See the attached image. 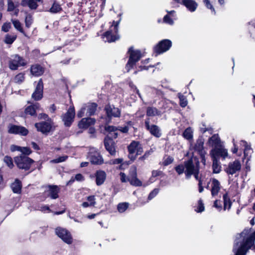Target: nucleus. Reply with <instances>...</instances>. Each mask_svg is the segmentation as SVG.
<instances>
[{
  "instance_id": "1a4fd4ad",
  "label": "nucleus",
  "mask_w": 255,
  "mask_h": 255,
  "mask_svg": "<svg viewBox=\"0 0 255 255\" xmlns=\"http://www.w3.org/2000/svg\"><path fill=\"white\" fill-rule=\"evenodd\" d=\"M172 46V42L168 39H164L157 44L154 50L157 54H161L168 51Z\"/></svg>"
},
{
  "instance_id": "338daca9",
  "label": "nucleus",
  "mask_w": 255,
  "mask_h": 255,
  "mask_svg": "<svg viewBox=\"0 0 255 255\" xmlns=\"http://www.w3.org/2000/svg\"><path fill=\"white\" fill-rule=\"evenodd\" d=\"M214 207L218 209L219 210H221L222 209V205L220 201L216 200L214 203Z\"/></svg>"
},
{
  "instance_id": "9b49d317",
  "label": "nucleus",
  "mask_w": 255,
  "mask_h": 255,
  "mask_svg": "<svg viewBox=\"0 0 255 255\" xmlns=\"http://www.w3.org/2000/svg\"><path fill=\"white\" fill-rule=\"evenodd\" d=\"M207 188H210L212 197H215L218 195L221 188V186L220 182L217 179L211 178Z\"/></svg>"
},
{
  "instance_id": "37998d69",
  "label": "nucleus",
  "mask_w": 255,
  "mask_h": 255,
  "mask_svg": "<svg viewBox=\"0 0 255 255\" xmlns=\"http://www.w3.org/2000/svg\"><path fill=\"white\" fill-rule=\"evenodd\" d=\"M203 2L206 8L211 10L212 14H213V15L216 14V11L213 5L211 3L210 0H203Z\"/></svg>"
},
{
  "instance_id": "a18cd8bd",
  "label": "nucleus",
  "mask_w": 255,
  "mask_h": 255,
  "mask_svg": "<svg viewBox=\"0 0 255 255\" xmlns=\"http://www.w3.org/2000/svg\"><path fill=\"white\" fill-rule=\"evenodd\" d=\"M128 203L127 202L121 203L118 205V210L119 212H124L128 207Z\"/></svg>"
},
{
  "instance_id": "aec40b11",
  "label": "nucleus",
  "mask_w": 255,
  "mask_h": 255,
  "mask_svg": "<svg viewBox=\"0 0 255 255\" xmlns=\"http://www.w3.org/2000/svg\"><path fill=\"white\" fill-rule=\"evenodd\" d=\"M182 2L183 5L191 12L195 11L198 6V3L195 0H183Z\"/></svg>"
},
{
  "instance_id": "7ed1b4c3",
  "label": "nucleus",
  "mask_w": 255,
  "mask_h": 255,
  "mask_svg": "<svg viewBox=\"0 0 255 255\" xmlns=\"http://www.w3.org/2000/svg\"><path fill=\"white\" fill-rule=\"evenodd\" d=\"M199 166V162L196 157H193L185 161V174L186 178H189L191 175H194L196 179L198 180Z\"/></svg>"
},
{
  "instance_id": "b1692460",
  "label": "nucleus",
  "mask_w": 255,
  "mask_h": 255,
  "mask_svg": "<svg viewBox=\"0 0 255 255\" xmlns=\"http://www.w3.org/2000/svg\"><path fill=\"white\" fill-rule=\"evenodd\" d=\"M42 0H21V4L23 6H27L31 9H35L38 6L37 2Z\"/></svg>"
},
{
  "instance_id": "49530a36",
  "label": "nucleus",
  "mask_w": 255,
  "mask_h": 255,
  "mask_svg": "<svg viewBox=\"0 0 255 255\" xmlns=\"http://www.w3.org/2000/svg\"><path fill=\"white\" fill-rule=\"evenodd\" d=\"M178 98L180 100V105L181 107H185L188 104L186 98L180 93L178 94Z\"/></svg>"
},
{
  "instance_id": "ea45409f",
  "label": "nucleus",
  "mask_w": 255,
  "mask_h": 255,
  "mask_svg": "<svg viewBox=\"0 0 255 255\" xmlns=\"http://www.w3.org/2000/svg\"><path fill=\"white\" fill-rule=\"evenodd\" d=\"M15 34L9 35L6 34L5 36L4 42L8 44H12L16 38Z\"/></svg>"
},
{
  "instance_id": "79ce46f5",
  "label": "nucleus",
  "mask_w": 255,
  "mask_h": 255,
  "mask_svg": "<svg viewBox=\"0 0 255 255\" xmlns=\"http://www.w3.org/2000/svg\"><path fill=\"white\" fill-rule=\"evenodd\" d=\"M3 161L9 168L11 169L13 167L14 164L13 163L12 159L10 156L8 155L5 156Z\"/></svg>"
},
{
  "instance_id": "774afa93",
  "label": "nucleus",
  "mask_w": 255,
  "mask_h": 255,
  "mask_svg": "<svg viewBox=\"0 0 255 255\" xmlns=\"http://www.w3.org/2000/svg\"><path fill=\"white\" fill-rule=\"evenodd\" d=\"M75 179L78 181H82L84 180V177L81 174H77L75 175Z\"/></svg>"
},
{
  "instance_id": "c03bdc74",
  "label": "nucleus",
  "mask_w": 255,
  "mask_h": 255,
  "mask_svg": "<svg viewBox=\"0 0 255 255\" xmlns=\"http://www.w3.org/2000/svg\"><path fill=\"white\" fill-rule=\"evenodd\" d=\"M62 9L61 6L57 2H54L49 11L51 13H57L61 11Z\"/></svg>"
},
{
  "instance_id": "393cba45",
  "label": "nucleus",
  "mask_w": 255,
  "mask_h": 255,
  "mask_svg": "<svg viewBox=\"0 0 255 255\" xmlns=\"http://www.w3.org/2000/svg\"><path fill=\"white\" fill-rule=\"evenodd\" d=\"M240 145L242 147H244V157L245 158H247V160H249V158L251 153H252V149L251 147V145L249 144L246 141L241 140L240 142Z\"/></svg>"
},
{
  "instance_id": "603ef678",
  "label": "nucleus",
  "mask_w": 255,
  "mask_h": 255,
  "mask_svg": "<svg viewBox=\"0 0 255 255\" xmlns=\"http://www.w3.org/2000/svg\"><path fill=\"white\" fill-rule=\"evenodd\" d=\"M137 169L136 166H132L130 167L129 172V178L137 176Z\"/></svg>"
},
{
  "instance_id": "423d86ee",
  "label": "nucleus",
  "mask_w": 255,
  "mask_h": 255,
  "mask_svg": "<svg viewBox=\"0 0 255 255\" xmlns=\"http://www.w3.org/2000/svg\"><path fill=\"white\" fill-rule=\"evenodd\" d=\"M14 161L18 168L24 170L29 169L31 164L34 162L33 159L22 154L15 156Z\"/></svg>"
},
{
  "instance_id": "69168bd1",
  "label": "nucleus",
  "mask_w": 255,
  "mask_h": 255,
  "mask_svg": "<svg viewBox=\"0 0 255 255\" xmlns=\"http://www.w3.org/2000/svg\"><path fill=\"white\" fill-rule=\"evenodd\" d=\"M10 149L11 151H12V152H14L15 151L20 152V149H21V146L13 144L10 146Z\"/></svg>"
},
{
  "instance_id": "f257e3e1",
  "label": "nucleus",
  "mask_w": 255,
  "mask_h": 255,
  "mask_svg": "<svg viewBox=\"0 0 255 255\" xmlns=\"http://www.w3.org/2000/svg\"><path fill=\"white\" fill-rule=\"evenodd\" d=\"M249 230H245L241 234L237 236L233 248L235 255H245L254 244L255 232L252 235H249Z\"/></svg>"
},
{
  "instance_id": "a878e982",
  "label": "nucleus",
  "mask_w": 255,
  "mask_h": 255,
  "mask_svg": "<svg viewBox=\"0 0 255 255\" xmlns=\"http://www.w3.org/2000/svg\"><path fill=\"white\" fill-rule=\"evenodd\" d=\"M84 106L86 110V115L88 116L94 115L97 109V105L95 103H88Z\"/></svg>"
},
{
  "instance_id": "9d476101",
  "label": "nucleus",
  "mask_w": 255,
  "mask_h": 255,
  "mask_svg": "<svg viewBox=\"0 0 255 255\" xmlns=\"http://www.w3.org/2000/svg\"><path fill=\"white\" fill-rule=\"evenodd\" d=\"M189 143V150L190 151L194 150L197 152L201 156L203 155L205 151L203 149L204 140L202 137L198 138L194 144L192 141Z\"/></svg>"
},
{
  "instance_id": "473e14b6",
  "label": "nucleus",
  "mask_w": 255,
  "mask_h": 255,
  "mask_svg": "<svg viewBox=\"0 0 255 255\" xmlns=\"http://www.w3.org/2000/svg\"><path fill=\"white\" fill-rule=\"evenodd\" d=\"M113 164L115 165L120 164L119 165L116 166L115 167L123 170L127 168L129 163L127 162H123V159L119 158L115 159L113 162Z\"/></svg>"
},
{
  "instance_id": "0e129e2a",
  "label": "nucleus",
  "mask_w": 255,
  "mask_h": 255,
  "mask_svg": "<svg viewBox=\"0 0 255 255\" xmlns=\"http://www.w3.org/2000/svg\"><path fill=\"white\" fill-rule=\"evenodd\" d=\"M121 115V111L118 108L113 109V116L115 117H119Z\"/></svg>"
},
{
  "instance_id": "f03ea898",
  "label": "nucleus",
  "mask_w": 255,
  "mask_h": 255,
  "mask_svg": "<svg viewBox=\"0 0 255 255\" xmlns=\"http://www.w3.org/2000/svg\"><path fill=\"white\" fill-rule=\"evenodd\" d=\"M107 114V118L105 119L104 125L100 127L101 131L104 134H107L104 139L105 147L107 151L112 154V138L108 134L112 131V127L110 125L112 118V110L110 106L105 108Z\"/></svg>"
},
{
  "instance_id": "72a5a7b5",
  "label": "nucleus",
  "mask_w": 255,
  "mask_h": 255,
  "mask_svg": "<svg viewBox=\"0 0 255 255\" xmlns=\"http://www.w3.org/2000/svg\"><path fill=\"white\" fill-rule=\"evenodd\" d=\"M213 160V172L214 173H219L221 170V166L220 162L218 161V159L212 158Z\"/></svg>"
},
{
  "instance_id": "052dcab7",
  "label": "nucleus",
  "mask_w": 255,
  "mask_h": 255,
  "mask_svg": "<svg viewBox=\"0 0 255 255\" xmlns=\"http://www.w3.org/2000/svg\"><path fill=\"white\" fill-rule=\"evenodd\" d=\"M11 28V24L10 22L4 23L1 27V30L4 32H7Z\"/></svg>"
},
{
  "instance_id": "4468645a",
  "label": "nucleus",
  "mask_w": 255,
  "mask_h": 255,
  "mask_svg": "<svg viewBox=\"0 0 255 255\" xmlns=\"http://www.w3.org/2000/svg\"><path fill=\"white\" fill-rule=\"evenodd\" d=\"M60 189L57 186L48 185L45 187L44 193L45 195L50 197L51 199H55L58 198V193Z\"/></svg>"
},
{
  "instance_id": "680f3d73",
  "label": "nucleus",
  "mask_w": 255,
  "mask_h": 255,
  "mask_svg": "<svg viewBox=\"0 0 255 255\" xmlns=\"http://www.w3.org/2000/svg\"><path fill=\"white\" fill-rule=\"evenodd\" d=\"M7 3V10L9 11H13L15 7L13 2L11 0H8Z\"/></svg>"
},
{
  "instance_id": "cd10ccee",
  "label": "nucleus",
  "mask_w": 255,
  "mask_h": 255,
  "mask_svg": "<svg viewBox=\"0 0 255 255\" xmlns=\"http://www.w3.org/2000/svg\"><path fill=\"white\" fill-rule=\"evenodd\" d=\"M208 142L210 145L214 147L213 148H216L221 146L220 140L217 134H214L210 137Z\"/></svg>"
},
{
  "instance_id": "a19ab883",
  "label": "nucleus",
  "mask_w": 255,
  "mask_h": 255,
  "mask_svg": "<svg viewBox=\"0 0 255 255\" xmlns=\"http://www.w3.org/2000/svg\"><path fill=\"white\" fill-rule=\"evenodd\" d=\"M128 181L133 186H141L142 185V182L137 178V176L129 178Z\"/></svg>"
},
{
  "instance_id": "7c9ffc66",
  "label": "nucleus",
  "mask_w": 255,
  "mask_h": 255,
  "mask_svg": "<svg viewBox=\"0 0 255 255\" xmlns=\"http://www.w3.org/2000/svg\"><path fill=\"white\" fill-rule=\"evenodd\" d=\"M182 135L185 139L188 140L189 143H190L193 141V129L190 127L187 128L183 131Z\"/></svg>"
},
{
  "instance_id": "2f4dec72",
  "label": "nucleus",
  "mask_w": 255,
  "mask_h": 255,
  "mask_svg": "<svg viewBox=\"0 0 255 255\" xmlns=\"http://www.w3.org/2000/svg\"><path fill=\"white\" fill-rule=\"evenodd\" d=\"M106 173L103 171H99L96 173V184L97 185H102L106 179Z\"/></svg>"
},
{
  "instance_id": "58836bf2",
  "label": "nucleus",
  "mask_w": 255,
  "mask_h": 255,
  "mask_svg": "<svg viewBox=\"0 0 255 255\" xmlns=\"http://www.w3.org/2000/svg\"><path fill=\"white\" fill-rule=\"evenodd\" d=\"M102 38L104 42L111 43L112 42V32L111 31H107L102 36Z\"/></svg>"
},
{
  "instance_id": "ddd939ff",
  "label": "nucleus",
  "mask_w": 255,
  "mask_h": 255,
  "mask_svg": "<svg viewBox=\"0 0 255 255\" xmlns=\"http://www.w3.org/2000/svg\"><path fill=\"white\" fill-rule=\"evenodd\" d=\"M210 155L212 158L218 159L220 157L225 159L228 154L227 150L221 145L216 148H213L210 152Z\"/></svg>"
},
{
  "instance_id": "5701e85b",
  "label": "nucleus",
  "mask_w": 255,
  "mask_h": 255,
  "mask_svg": "<svg viewBox=\"0 0 255 255\" xmlns=\"http://www.w3.org/2000/svg\"><path fill=\"white\" fill-rule=\"evenodd\" d=\"M96 197L94 195H90L86 197V201L83 202L81 206L84 208L95 207L96 205Z\"/></svg>"
},
{
  "instance_id": "3c124183",
  "label": "nucleus",
  "mask_w": 255,
  "mask_h": 255,
  "mask_svg": "<svg viewBox=\"0 0 255 255\" xmlns=\"http://www.w3.org/2000/svg\"><path fill=\"white\" fill-rule=\"evenodd\" d=\"M176 171L178 173V174H181L185 173V163L183 164H180L175 167V168Z\"/></svg>"
},
{
  "instance_id": "f704fd0d",
  "label": "nucleus",
  "mask_w": 255,
  "mask_h": 255,
  "mask_svg": "<svg viewBox=\"0 0 255 255\" xmlns=\"http://www.w3.org/2000/svg\"><path fill=\"white\" fill-rule=\"evenodd\" d=\"M161 112L154 107H148L146 111V115L149 117L161 115Z\"/></svg>"
},
{
  "instance_id": "13d9d810",
  "label": "nucleus",
  "mask_w": 255,
  "mask_h": 255,
  "mask_svg": "<svg viewBox=\"0 0 255 255\" xmlns=\"http://www.w3.org/2000/svg\"><path fill=\"white\" fill-rule=\"evenodd\" d=\"M204 210V204L202 202V201L201 200H199L198 201V206L197 209H196V211L197 212L200 213V212H203Z\"/></svg>"
},
{
  "instance_id": "864d4df0",
  "label": "nucleus",
  "mask_w": 255,
  "mask_h": 255,
  "mask_svg": "<svg viewBox=\"0 0 255 255\" xmlns=\"http://www.w3.org/2000/svg\"><path fill=\"white\" fill-rule=\"evenodd\" d=\"M32 22L33 19L32 16L29 14L26 15L25 19V26L28 28L30 27V26L32 23Z\"/></svg>"
},
{
  "instance_id": "8fccbe9b",
  "label": "nucleus",
  "mask_w": 255,
  "mask_h": 255,
  "mask_svg": "<svg viewBox=\"0 0 255 255\" xmlns=\"http://www.w3.org/2000/svg\"><path fill=\"white\" fill-rule=\"evenodd\" d=\"M22 155L28 156L31 153V149L27 147H22L21 146L20 151Z\"/></svg>"
},
{
  "instance_id": "e433bc0d",
  "label": "nucleus",
  "mask_w": 255,
  "mask_h": 255,
  "mask_svg": "<svg viewBox=\"0 0 255 255\" xmlns=\"http://www.w3.org/2000/svg\"><path fill=\"white\" fill-rule=\"evenodd\" d=\"M223 200L224 210L230 209L231 207L232 203L227 193L223 195Z\"/></svg>"
},
{
  "instance_id": "4c0bfd02",
  "label": "nucleus",
  "mask_w": 255,
  "mask_h": 255,
  "mask_svg": "<svg viewBox=\"0 0 255 255\" xmlns=\"http://www.w3.org/2000/svg\"><path fill=\"white\" fill-rule=\"evenodd\" d=\"M11 22L14 27V28L18 30L19 32L22 33L23 34H24L25 36L26 35L24 31L23 30V28L21 26V23L19 22V20L17 19H11Z\"/></svg>"
},
{
  "instance_id": "f8f14e48",
  "label": "nucleus",
  "mask_w": 255,
  "mask_h": 255,
  "mask_svg": "<svg viewBox=\"0 0 255 255\" xmlns=\"http://www.w3.org/2000/svg\"><path fill=\"white\" fill-rule=\"evenodd\" d=\"M52 123L50 119H48L47 122H42L35 124L37 130L44 134H47L51 130Z\"/></svg>"
},
{
  "instance_id": "de8ad7c7",
  "label": "nucleus",
  "mask_w": 255,
  "mask_h": 255,
  "mask_svg": "<svg viewBox=\"0 0 255 255\" xmlns=\"http://www.w3.org/2000/svg\"><path fill=\"white\" fill-rule=\"evenodd\" d=\"M174 19H175V18L170 17L169 15L166 14L164 16L163 21L164 23L172 25L174 24Z\"/></svg>"
},
{
  "instance_id": "39448f33",
  "label": "nucleus",
  "mask_w": 255,
  "mask_h": 255,
  "mask_svg": "<svg viewBox=\"0 0 255 255\" xmlns=\"http://www.w3.org/2000/svg\"><path fill=\"white\" fill-rule=\"evenodd\" d=\"M128 157L131 160L134 161L137 155L141 154L143 152V148L139 143L137 141H132L128 146Z\"/></svg>"
},
{
  "instance_id": "4be33fe9",
  "label": "nucleus",
  "mask_w": 255,
  "mask_h": 255,
  "mask_svg": "<svg viewBox=\"0 0 255 255\" xmlns=\"http://www.w3.org/2000/svg\"><path fill=\"white\" fill-rule=\"evenodd\" d=\"M95 123V120L91 118H83L78 124L80 128H87Z\"/></svg>"
},
{
  "instance_id": "0eeeda50",
  "label": "nucleus",
  "mask_w": 255,
  "mask_h": 255,
  "mask_svg": "<svg viewBox=\"0 0 255 255\" xmlns=\"http://www.w3.org/2000/svg\"><path fill=\"white\" fill-rule=\"evenodd\" d=\"M26 64L25 60L17 54L12 55L9 60V68L12 70H16L19 67Z\"/></svg>"
},
{
  "instance_id": "4d7b16f0",
  "label": "nucleus",
  "mask_w": 255,
  "mask_h": 255,
  "mask_svg": "<svg viewBox=\"0 0 255 255\" xmlns=\"http://www.w3.org/2000/svg\"><path fill=\"white\" fill-rule=\"evenodd\" d=\"M159 191V189H157V188H155L153 191H152L150 193V194L148 196V200H150L152 199H153L154 197H155L158 193Z\"/></svg>"
},
{
  "instance_id": "c756f323",
  "label": "nucleus",
  "mask_w": 255,
  "mask_h": 255,
  "mask_svg": "<svg viewBox=\"0 0 255 255\" xmlns=\"http://www.w3.org/2000/svg\"><path fill=\"white\" fill-rule=\"evenodd\" d=\"M39 108V104L35 103L32 105L28 106L25 110L26 114H29L31 116H34L36 114V112Z\"/></svg>"
},
{
  "instance_id": "6e6d98bb",
  "label": "nucleus",
  "mask_w": 255,
  "mask_h": 255,
  "mask_svg": "<svg viewBox=\"0 0 255 255\" xmlns=\"http://www.w3.org/2000/svg\"><path fill=\"white\" fill-rule=\"evenodd\" d=\"M173 161V158L171 156H167L164 158L163 161V165L164 166H167L170 164H171Z\"/></svg>"
},
{
  "instance_id": "a211bd4d",
  "label": "nucleus",
  "mask_w": 255,
  "mask_h": 255,
  "mask_svg": "<svg viewBox=\"0 0 255 255\" xmlns=\"http://www.w3.org/2000/svg\"><path fill=\"white\" fill-rule=\"evenodd\" d=\"M43 83L41 79H40L36 86L35 91L32 95V98L38 101L40 100L42 98L43 96Z\"/></svg>"
},
{
  "instance_id": "09e8293b",
  "label": "nucleus",
  "mask_w": 255,
  "mask_h": 255,
  "mask_svg": "<svg viewBox=\"0 0 255 255\" xmlns=\"http://www.w3.org/2000/svg\"><path fill=\"white\" fill-rule=\"evenodd\" d=\"M24 80V74L20 73L18 74L14 78V82L21 83Z\"/></svg>"
},
{
  "instance_id": "c9c22d12",
  "label": "nucleus",
  "mask_w": 255,
  "mask_h": 255,
  "mask_svg": "<svg viewBox=\"0 0 255 255\" xmlns=\"http://www.w3.org/2000/svg\"><path fill=\"white\" fill-rule=\"evenodd\" d=\"M121 19V18L120 17L119 20H117L116 22H115V21H113V26H114V31L116 33H117V31L118 30V24H119V22H120ZM119 39H120V35L116 33V35H114L113 34V39H112L113 42L118 40Z\"/></svg>"
},
{
  "instance_id": "20e7f679",
  "label": "nucleus",
  "mask_w": 255,
  "mask_h": 255,
  "mask_svg": "<svg viewBox=\"0 0 255 255\" xmlns=\"http://www.w3.org/2000/svg\"><path fill=\"white\" fill-rule=\"evenodd\" d=\"M128 54V60L126 64V69L127 71H129L134 66L136 63L143 57V54L139 50L134 49L133 47L129 48Z\"/></svg>"
},
{
  "instance_id": "5fc2aeb1",
  "label": "nucleus",
  "mask_w": 255,
  "mask_h": 255,
  "mask_svg": "<svg viewBox=\"0 0 255 255\" xmlns=\"http://www.w3.org/2000/svg\"><path fill=\"white\" fill-rule=\"evenodd\" d=\"M67 158H68L67 156L63 155V156H60L57 158L52 160L51 161V162L52 163H60V162L65 161L67 159Z\"/></svg>"
},
{
  "instance_id": "6ab92c4d",
  "label": "nucleus",
  "mask_w": 255,
  "mask_h": 255,
  "mask_svg": "<svg viewBox=\"0 0 255 255\" xmlns=\"http://www.w3.org/2000/svg\"><path fill=\"white\" fill-rule=\"evenodd\" d=\"M146 128L149 131L150 133L156 137H159L161 133L158 127L156 125H150L149 121L146 120L145 122Z\"/></svg>"
},
{
  "instance_id": "bf43d9fd",
  "label": "nucleus",
  "mask_w": 255,
  "mask_h": 255,
  "mask_svg": "<svg viewBox=\"0 0 255 255\" xmlns=\"http://www.w3.org/2000/svg\"><path fill=\"white\" fill-rule=\"evenodd\" d=\"M86 110L85 108V106H84L77 113V117L79 118H82L85 116H87L86 115Z\"/></svg>"
},
{
  "instance_id": "6e6552de",
  "label": "nucleus",
  "mask_w": 255,
  "mask_h": 255,
  "mask_svg": "<svg viewBox=\"0 0 255 255\" xmlns=\"http://www.w3.org/2000/svg\"><path fill=\"white\" fill-rule=\"evenodd\" d=\"M56 234L67 244L72 243L73 239L70 233L66 229L58 227L55 229Z\"/></svg>"
},
{
  "instance_id": "412c9836",
  "label": "nucleus",
  "mask_w": 255,
  "mask_h": 255,
  "mask_svg": "<svg viewBox=\"0 0 255 255\" xmlns=\"http://www.w3.org/2000/svg\"><path fill=\"white\" fill-rule=\"evenodd\" d=\"M44 72V68L40 65L35 64L31 66L30 72L34 76H40Z\"/></svg>"
},
{
  "instance_id": "dca6fc26",
  "label": "nucleus",
  "mask_w": 255,
  "mask_h": 255,
  "mask_svg": "<svg viewBox=\"0 0 255 255\" xmlns=\"http://www.w3.org/2000/svg\"><path fill=\"white\" fill-rule=\"evenodd\" d=\"M75 110L73 107H70L67 113L63 116V121L66 126L69 127L73 122L75 117Z\"/></svg>"
},
{
  "instance_id": "e2e57ef3",
  "label": "nucleus",
  "mask_w": 255,
  "mask_h": 255,
  "mask_svg": "<svg viewBox=\"0 0 255 255\" xmlns=\"http://www.w3.org/2000/svg\"><path fill=\"white\" fill-rule=\"evenodd\" d=\"M120 175L121 181L122 182H126L128 181V179H129V177H127L126 174L123 172H121Z\"/></svg>"
},
{
  "instance_id": "bb28decb",
  "label": "nucleus",
  "mask_w": 255,
  "mask_h": 255,
  "mask_svg": "<svg viewBox=\"0 0 255 255\" xmlns=\"http://www.w3.org/2000/svg\"><path fill=\"white\" fill-rule=\"evenodd\" d=\"M90 161L94 164H101L103 163V160L98 152H94L90 156Z\"/></svg>"
},
{
  "instance_id": "2eb2a0df",
  "label": "nucleus",
  "mask_w": 255,
  "mask_h": 255,
  "mask_svg": "<svg viewBox=\"0 0 255 255\" xmlns=\"http://www.w3.org/2000/svg\"><path fill=\"white\" fill-rule=\"evenodd\" d=\"M8 132L9 133L19 134L25 136L28 134V130L23 127L11 125L8 127Z\"/></svg>"
},
{
  "instance_id": "f3484780",
  "label": "nucleus",
  "mask_w": 255,
  "mask_h": 255,
  "mask_svg": "<svg viewBox=\"0 0 255 255\" xmlns=\"http://www.w3.org/2000/svg\"><path fill=\"white\" fill-rule=\"evenodd\" d=\"M241 168V164L239 160H235L229 164L228 168L226 171L229 174L233 175L236 172L239 171Z\"/></svg>"
},
{
  "instance_id": "c85d7f7f",
  "label": "nucleus",
  "mask_w": 255,
  "mask_h": 255,
  "mask_svg": "<svg viewBox=\"0 0 255 255\" xmlns=\"http://www.w3.org/2000/svg\"><path fill=\"white\" fill-rule=\"evenodd\" d=\"M10 187L13 193L19 194L21 190V182L18 179H16L14 182L11 184Z\"/></svg>"
}]
</instances>
